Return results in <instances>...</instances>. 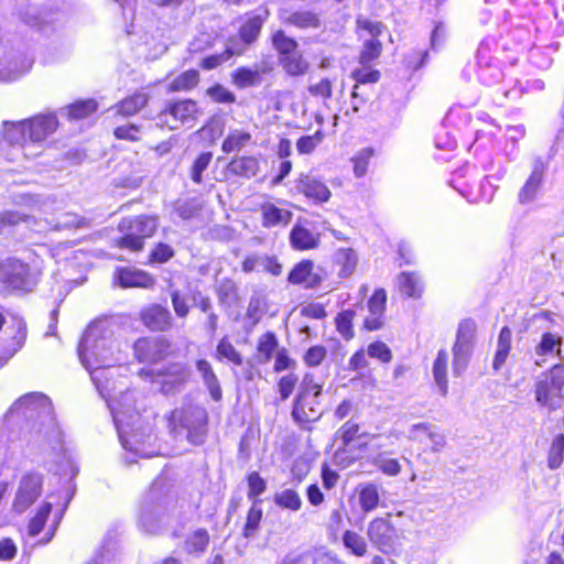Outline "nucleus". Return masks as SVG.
Listing matches in <instances>:
<instances>
[{
  "instance_id": "obj_1",
  "label": "nucleus",
  "mask_w": 564,
  "mask_h": 564,
  "mask_svg": "<svg viewBox=\"0 0 564 564\" xmlns=\"http://www.w3.org/2000/svg\"><path fill=\"white\" fill-rule=\"evenodd\" d=\"M113 334L106 321H95L85 330L78 345V357L99 388L100 376L105 368L111 367L115 357Z\"/></svg>"
},
{
  "instance_id": "obj_2",
  "label": "nucleus",
  "mask_w": 564,
  "mask_h": 564,
  "mask_svg": "<svg viewBox=\"0 0 564 564\" xmlns=\"http://www.w3.org/2000/svg\"><path fill=\"white\" fill-rule=\"evenodd\" d=\"M208 413L203 405L184 403L174 409L169 416V429L174 437L185 436L193 445L205 442L208 431Z\"/></svg>"
},
{
  "instance_id": "obj_3",
  "label": "nucleus",
  "mask_w": 564,
  "mask_h": 564,
  "mask_svg": "<svg viewBox=\"0 0 564 564\" xmlns=\"http://www.w3.org/2000/svg\"><path fill=\"white\" fill-rule=\"evenodd\" d=\"M17 414L28 421H39L41 426L50 430L58 445L61 432L55 426L53 405L48 397L41 392H30L18 399L8 410L7 415Z\"/></svg>"
},
{
  "instance_id": "obj_4",
  "label": "nucleus",
  "mask_w": 564,
  "mask_h": 564,
  "mask_svg": "<svg viewBox=\"0 0 564 564\" xmlns=\"http://www.w3.org/2000/svg\"><path fill=\"white\" fill-rule=\"evenodd\" d=\"M158 228V219L151 216H135L123 218L119 224V230L124 235L118 241L120 248L132 251L143 249L144 239L151 237Z\"/></svg>"
},
{
  "instance_id": "obj_5",
  "label": "nucleus",
  "mask_w": 564,
  "mask_h": 564,
  "mask_svg": "<svg viewBox=\"0 0 564 564\" xmlns=\"http://www.w3.org/2000/svg\"><path fill=\"white\" fill-rule=\"evenodd\" d=\"M535 400L551 411L564 404V367L555 365L535 384Z\"/></svg>"
},
{
  "instance_id": "obj_6",
  "label": "nucleus",
  "mask_w": 564,
  "mask_h": 564,
  "mask_svg": "<svg viewBox=\"0 0 564 564\" xmlns=\"http://www.w3.org/2000/svg\"><path fill=\"white\" fill-rule=\"evenodd\" d=\"M476 323L464 319L459 323L453 347V372L460 376L467 368L475 344Z\"/></svg>"
},
{
  "instance_id": "obj_7",
  "label": "nucleus",
  "mask_w": 564,
  "mask_h": 564,
  "mask_svg": "<svg viewBox=\"0 0 564 564\" xmlns=\"http://www.w3.org/2000/svg\"><path fill=\"white\" fill-rule=\"evenodd\" d=\"M165 500L156 486H152L144 498L140 509L139 522L148 533L154 534L161 528L167 511Z\"/></svg>"
},
{
  "instance_id": "obj_8",
  "label": "nucleus",
  "mask_w": 564,
  "mask_h": 564,
  "mask_svg": "<svg viewBox=\"0 0 564 564\" xmlns=\"http://www.w3.org/2000/svg\"><path fill=\"white\" fill-rule=\"evenodd\" d=\"M0 279L13 290L31 291L35 285V279L31 274L29 265L14 258H9L1 263Z\"/></svg>"
},
{
  "instance_id": "obj_9",
  "label": "nucleus",
  "mask_w": 564,
  "mask_h": 564,
  "mask_svg": "<svg viewBox=\"0 0 564 564\" xmlns=\"http://www.w3.org/2000/svg\"><path fill=\"white\" fill-rule=\"evenodd\" d=\"M198 113L197 105L192 99H184L169 104L158 116V126L177 129L181 124L189 122Z\"/></svg>"
},
{
  "instance_id": "obj_10",
  "label": "nucleus",
  "mask_w": 564,
  "mask_h": 564,
  "mask_svg": "<svg viewBox=\"0 0 564 564\" xmlns=\"http://www.w3.org/2000/svg\"><path fill=\"white\" fill-rule=\"evenodd\" d=\"M156 373L161 377L162 391L164 393H173L178 391L191 377V369L187 365L182 362L171 364L162 369H150L140 371V375L152 377Z\"/></svg>"
},
{
  "instance_id": "obj_11",
  "label": "nucleus",
  "mask_w": 564,
  "mask_h": 564,
  "mask_svg": "<svg viewBox=\"0 0 564 564\" xmlns=\"http://www.w3.org/2000/svg\"><path fill=\"white\" fill-rule=\"evenodd\" d=\"M367 533L371 543L383 553H392L399 545L397 530L387 519H373Z\"/></svg>"
},
{
  "instance_id": "obj_12",
  "label": "nucleus",
  "mask_w": 564,
  "mask_h": 564,
  "mask_svg": "<svg viewBox=\"0 0 564 564\" xmlns=\"http://www.w3.org/2000/svg\"><path fill=\"white\" fill-rule=\"evenodd\" d=\"M42 477L39 474H28L20 480L15 497L12 503L13 511L23 513L42 492Z\"/></svg>"
},
{
  "instance_id": "obj_13",
  "label": "nucleus",
  "mask_w": 564,
  "mask_h": 564,
  "mask_svg": "<svg viewBox=\"0 0 564 564\" xmlns=\"http://www.w3.org/2000/svg\"><path fill=\"white\" fill-rule=\"evenodd\" d=\"M118 433L121 444L127 451L133 452L135 455L143 458H150L156 455L158 451L153 446L156 437L150 431H134L126 436L118 429Z\"/></svg>"
},
{
  "instance_id": "obj_14",
  "label": "nucleus",
  "mask_w": 564,
  "mask_h": 564,
  "mask_svg": "<svg viewBox=\"0 0 564 564\" xmlns=\"http://www.w3.org/2000/svg\"><path fill=\"white\" fill-rule=\"evenodd\" d=\"M170 343L164 338H140L133 345L135 357L142 362H156L164 358Z\"/></svg>"
},
{
  "instance_id": "obj_15",
  "label": "nucleus",
  "mask_w": 564,
  "mask_h": 564,
  "mask_svg": "<svg viewBox=\"0 0 564 564\" xmlns=\"http://www.w3.org/2000/svg\"><path fill=\"white\" fill-rule=\"evenodd\" d=\"M545 170L546 164L542 159L538 158L533 161L531 174L518 194V200L520 204H529L536 198L543 184Z\"/></svg>"
},
{
  "instance_id": "obj_16",
  "label": "nucleus",
  "mask_w": 564,
  "mask_h": 564,
  "mask_svg": "<svg viewBox=\"0 0 564 564\" xmlns=\"http://www.w3.org/2000/svg\"><path fill=\"white\" fill-rule=\"evenodd\" d=\"M29 132V141L41 142L54 133L58 127V120L54 113H40L25 119Z\"/></svg>"
},
{
  "instance_id": "obj_17",
  "label": "nucleus",
  "mask_w": 564,
  "mask_h": 564,
  "mask_svg": "<svg viewBox=\"0 0 564 564\" xmlns=\"http://www.w3.org/2000/svg\"><path fill=\"white\" fill-rule=\"evenodd\" d=\"M319 405V397H305L300 404L297 403V398H295L291 416L301 426L316 422L323 414Z\"/></svg>"
},
{
  "instance_id": "obj_18",
  "label": "nucleus",
  "mask_w": 564,
  "mask_h": 564,
  "mask_svg": "<svg viewBox=\"0 0 564 564\" xmlns=\"http://www.w3.org/2000/svg\"><path fill=\"white\" fill-rule=\"evenodd\" d=\"M282 23L299 29H318L322 25L319 14L311 10L282 9L279 12Z\"/></svg>"
},
{
  "instance_id": "obj_19",
  "label": "nucleus",
  "mask_w": 564,
  "mask_h": 564,
  "mask_svg": "<svg viewBox=\"0 0 564 564\" xmlns=\"http://www.w3.org/2000/svg\"><path fill=\"white\" fill-rule=\"evenodd\" d=\"M242 271L246 273L252 271L267 272L279 276L282 273V264L275 256L254 253L243 260Z\"/></svg>"
},
{
  "instance_id": "obj_20",
  "label": "nucleus",
  "mask_w": 564,
  "mask_h": 564,
  "mask_svg": "<svg viewBox=\"0 0 564 564\" xmlns=\"http://www.w3.org/2000/svg\"><path fill=\"white\" fill-rule=\"evenodd\" d=\"M296 189L316 203H325L330 197V191L325 183L312 175H301L296 181Z\"/></svg>"
},
{
  "instance_id": "obj_21",
  "label": "nucleus",
  "mask_w": 564,
  "mask_h": 564,
  "mask_svg": "<svg viewBox=\"0 0 564 564\" xmlns=\"http://www.w3.org/2000/svg\"><path fill=\"white\" fill-rule=\"evenodd\" d=\"M142 322L152 330H166L171 327L172 316L170 311L161 305H152L141 315Z\"/></svg>"
},
{
  "instance_id": "obj_22",
  "label": "nucleus",
  "mask_w": 564,
  "mask_h": 564,
  "mask_svg": "<svg viewBox=\"0 0 564 564\" xmlns=\"http://www.w3.org/2000/svg\"><path fill=\"white\" fill-rule=\"evenodd\" d=\"M313 261L302 260L291 270L288 281L292 284H305V288H315L321 283V278L313 272Z\"/></svg>"
},
{
  "instance_id": "obj_23",
  "label": "nucleus",
  "mask_w": 564,
  "mask_h": 564,
  "mask_svg": "<svg viewBox=\"0 0 564 564\" xmlns=\"http://www.w3.org/2000/svg\"><path fill=\"white\" fill-rule=\"evenodd\" d=\"M269 15V11L267 9L262 10L261 13L254 14L251 18H249L240 28L239 35L241 41L243 42V45H241L237 40H235L239 46L243 47L246 45H249L253 43L262 29L263 22L267 20Z\"/></svg>"
},
{
  "instance_id": "obj_24",
  "label": "nucleus",
  "mask_w": 564,
  "mask_h": 564,
  "mask_svg": "<svg viewBox=\"0 0 564 564\" xmlns=\"http://www.w3.org/2000/svg\"><path fill=\"white\" fill-rule=\"evenodd\" d=\"M117 280L122 288H151L154 279L141 270L121 269L117 272Z\"/></svg>"
},
{
  "instance_id": "obj_25",
  "label": "nucleus",
  "mask_w": 564,
  "mask_h": 564,
  "mask_svg": "<svg viewBox=\"0 0 564 564\" xmlns=\"http://www.w3.org/2000/svg\"><path fill=\"white\" fill-rule=\"evenodd\" d=\"M290 242L295 250L315 249L319 242V235L314 234L304 226L296 224L290 232Z\"/></svg>"
},
{
  "instance_id": "obj_26",
  "label": "nucleus",
  "mask_w": 564,
  "mask_h": 564,
  "mask_svg": "<svg viewBox=\"0 0 564 564\" xmlns=\"http://www.w3.org/2000/svg\"><path fill=\"white\" fill-rule=\"evenodd\" d=\"M196 368L200 373L203 382L207 388L212 399L216 402L220 401L223 398L221 387L210 362L205 359H199L196 361Z\"/></svg>"
},
{
  "instance_id": "obj_27",
  "label": "nucleus",
  "mask_w": 564,
  "mask_h": 564,
  "mask_svg": "<svg viewBox=\"0 0 564 564\" xmlns=\"http://www.w3.org/2000/svg\"><path fill=\"white\" fill-rule=\"evenodd\" d=\"M259 161L254 156H236L227 165V171L245 178H251L259 172Z\"/></svg>"
},
{
  "instance_id": "obj_28",
  "label": "nucleus",
  "mask_w": 564,
  "mask_h": 564,
  "mask_svg": "<svg viewBox=\"0 0 564 564\" xmlns=\"http://www.w3.org/2000/svg\"><path fill=\"white\" fill-rule=\"evenodd\" d=\"M3 139L12 145H22L29 140L28 126L24 120L3 121Z\"/></svg>"
},
{
  "instance_id": "obj_29",
  "label": "nucleus",
  "mask_w": 564,
  "mask_h": 564,
  "mask_svg": "<svg viewBox=\"0 0 564 564\" xmlns=\"http://www.w3.org/2000/svg\"><path fill=\"white\" fill-rule=\"evenodd\" d=\"M262 225L264 227H274L279 225H288L291 221L292 213L276 207L272 203H267L261 206Z\"/></svg>"
},
{
  "instance_id": "obj_30",
  "label": "nucleus",
  "mask_w": 564,
  "mask_h": 564,
  "mask_svg": "<svg viewBox=\"0 0 564 564\" xmlns=\"http://www.w3.org/2000/svg\"><path fill=\"white\" fill-rule=\"evenodd\" d=\"M238 46L239 44L235 41V39H230L226 50L223 53L204 57L200 61V67L207 70L218 67L219 65L231 58L234 55H239L243 52V47Z\"/></svg>"
},
{
  "instance_id": "obj_31",
  "label": "nucleus",
  "mask_w": 564,
  "mask_h": 564,
  "mask_svg": "<svg viewBox=\"0 0 564 564\" xmlns=\"http://www.w3.org/2000/svg\"><path fill=\"white\" fill-rule=\"evenodd\" d=\"M400 292L408 297H420L423 292V282L415 272H402L398 275Z\"/></svg>"
},
{
  "instance_id": "obj_32",
  "label": "nucleus",
  "mask_w": 564,
  "mask_h": 564,
  "mask_svg": "<svg viewBox=\"0 0 564 564\" xmlns=\"http://www.w3.org/2000/svg\"><path fill=\"white\" fill-rule=\"evenodd\" d=\"M149 96L145 93L138 91L133 95L124 98L122 101L116 105L117 113L123 117H130L139 112L147 106Z\"/></svg>"
},
{
  "instance_id": "obj_33",
  "label": "nucleus",
  "mask_w": 564,
  "mask_h": 564,
  "mask_svg": "<svg viewBox=\"0 0 564 564\" xmlns=\"http://www.w3.org/2000/svg\"><path fill=\"white\" fill-rule=\"evenodd\" d=\"M17 17L30 26H41L51 21L47 19L46 12L30 3H21L17 9Z\"/></svg>"
},
{
  "instance_id": "obj_34",
  "label": "nucleus",
  "mask_w": 564,
  "mask_h": 564,
  "mask_svg": "<svg viewBox=\"0 0 564 564\" xmlns=\"http://www.w3.org/2000/svg\"><path fill=\"white\" fill-rule=\"evenodd\" d=\"M216 296L218 304L228 310L238 301V289L236 283L230 279H225L219 282L216 288Z\"/></svg>"
},
{
  "instance_id": "obj_35",
  "label": "nucleus",
  "mask_w": 564,
  "mask_h": 564,
  "mask_svg": "<svg viewBox=\"0 0 564 564\" xmlns=\"http://www.w3.org/2000/svg\"><path fill=\"white\" fill-rule=\"evenodd\" d=\"M280 64L290 76H302L306 74L310 64L300 52L279 57Z\"/></svg>"
},
{
  "instance_id": "obj_36",
  "label": "nucleus",
  "mask_w": 564,
  "mask_h": 564,
  "mask_svg": "<svg viewBox=\"0 0 564 564\" xmlns=\"http://www.w3.org/2000/svg\"><path fill=\"white\" fill-rule=\"evenodd\" d=\"M447 360L448 355L446 350L441 349L437 352L436 359L433 365V377L435 383L437 384L440 392L442 395H446L448 391V382H447Z\"/></svg>"
},
{
  "instance_id": "obj_37",
  "label": "nucleus",
  "mask_w": 564,
  "mask_h": 564,
  "mask_svg": "<svg viewBox=\"0 0 564 564\" xmlns=\"http://www.w3.org/2000/svg\"><path fill=\"white\" fill-rule=\"evenodd\" d=\"M10 328L11 326L8 327V329ZM12 328L14 332L11 335V341L7 346L10 357L23 347L28 336L26 323L22 317H12Z\"/></svg>"
},
{
  "instance_id": "obj_38",
  "label": "nucleus",
  "mask_w": 564,
  "mask_h": 564,
  "mask_svg": "<svg viewBox=\"0 0 564 564\" xmlns=\"http://www.w3.org/2000/svg\"><path fill=\"white\" fill-rule=\"evenodd\" d=\"M358 499L362 511L370 512L375 510L380 500L378 486L375 484H367L360 489Z\"/></svg>"
},
{
  "instance_id": "obj_39",
  "label": "nucleus",
  "mask_w": 564,
  "mask_h": 564,
  "mask_svg": "<svg viewBox=\"0 0 564 564\" xmlns=\"http://www.w3.org/2000/svg\"><path fill=\"white\" fill-rule=\"evenodd\" d=\"M85 227H89V221L85 217L74 213H64L57 217L53 229L59 231Z\"/></svg>"
},
{
  "instance_id": "obj_40",
  "label": "nucleus",
  "mask_w": 564,
  "mask_h": 564,
  "mask_svg": "<svg viewBox=\"0 0 564 564\" xmlns=\"http://www.w3.org/2000/svg\"><path fill=\"white\" fill-rule=\"evenodd\" d=\"M273 501L276 506L291 511H299L302 507V499L293 489H284L276 492Z\"/></svg>"
},
{
  "instance_id": "obj_41",
  "label": "nucleus",
  "mask_w": 564,
  "mask_h": 564,
  "mask_svg": "<svg viewBox=\"0 0 564 564\" xmlns=\"http://www.w3.org/2000/svg\"><path fill=\"white\" fill-rule=\"evenodd\" d=\"M232 82L238 88L257 86L261 83L259 70L240 67L232 74Z\"/></svg>"
},
{
  "instance_id": "obj_42",
  "label": "nucleus",
  "mask_w": 564,
  "mask_h": 564,
  "mask_svg": "<svg viewBox=\"0 0 564 564\" xmlns=\"http://www.w3.org/2000/svg\"><path fill=\"white\" fill-rule=\"evenodd\" d=\"M199 82V73L196 69H188L175 77L170 83L171 91L189 90Z\"/></svg>"
},
{
  "instance_id": "obj_43",
  "label": "nucleus",
  "mask_w": 564,
  "mask_h": 564,
  "mask_svg": "<svg viewBox=\"0 0 564 564\" xmlns=\"http://www.w3.org/2000/svg\"><path fill=\"white\" fill-rule=\"evenodd\" d=\"M251 139V134L245 131L235 130L230 132L223 141L221 150L225 153L239 151L242 149Z\"/></svg>"
},
{
  "instance_id": "obj_44",
  "label": "nucleus",
  "mask_w": 564,
  "mask_h": 564,
  "mask_svg": "<svg viewBox=\"0 0 564 564\" xmlns=\"http://www.w3.org/2000/svg\"><path fill=\"white\" fill-rule=\"evenodd\" d=\"M216 357L221 359H227L228 361L240 366L242 365V357L239 351L234 347V345L228 341L226 337L221 338L216 347Z\"/></svg>"
},
{
  "instance_id": "obj_45",
  "label": "nucleus",
  "mask_w": 564,
  "mask_h": 564,
  "mask_svg": "<svg viewBox=\"0 0 564 564\" xmlns=\"http://www.w3.org/2000/svg\"><path fill=\"white\" fill-rule=\"evenodd\" d=\"M323 386L317 383L312 373H306L300 384V390L296 395L297 403L300 404L305 397H321Z\"/></svg>"
},
{
  "instance_id": "obj_46",
  "label": "nucleus",
  "mask_w": 564,
  "mask_h": 564,
  "mask_svg": "<svg viewBox=\"0 0 564 564\" xmlns=\"http://www.w3.org/2000/svg\"><path fill=\"white\" fill-rule=\"evenodd\" d=\"M52 511V505L50 502L43 503L37 510L36 514L31 519L29 523V534L36 536L43 530L46 520Z\"/></svg>"
},
{
  "instance_id": "obj_47",
  "label": "nucleus",
  "mask_w": 564,
  "mask_h": 564,
  "mask_svg": "<svg viewBox=\"0 0 564 564\" xmlns=\"http://www.w3.org/2000/svg\"><path fill=\"white\" fill-rule=\"evenodd\" d=\"M261 520L262 509L259 507L258 502L254 501L247 514V520L243 527V535L246 538L254 536L258 532Z\"/></svg>"
},
{
  "instance_id": "obj_48",
  "label": "nucleus",
  "mask_w": 564,
  "mask_h": 564,
  "mask_svg": "<svg viewBox=\"0 0 564 564\" xmlns=\"http://www.w3.org/2000/svg\"><path fill=\"white\" fill-rule=\"evenodd\" d=\"M272 43L280 53V57L296 52L297 42L284 34L283 31H276L272 36Z\"/></svg>"
},
{
  "instance_id": "obj_49",
  "label": "nucleus",
  "mask_w": 564,
  "mask_h": 564,
  "mask_svg": "<svg viewBox=\"0 0 564 564\" xmlns=\"http://www.w3.org/2000/svg\"><path fill=\"white\" fill-rule=\"evenodd\" d=\"M564 456V435H557L551 445L547 458L550 469H557L563 463Z\"/></svg>"
},
{
  "instance_id": "obj_50",
  "label": "nucleus",
  "mask_w": 564,
  "mask_h": 564,
  "mask_svg": "<svg viewBox=\"0 0 564 564\" xmlns=\"http://www.w3.org/2000/svg\"><path fill=\"white\" fill-rule=\"evenodd\" d=\"M375 466L388 476H397L401 471V465L398 459L389 458L384 453H379L373 459Z\"/></svg>"
},
{
  "instance_id": "obj_51",
  "label": "nucleus",
  "mask_w": 564,
  "mask_h": 564,
  "mask_svg": "<svg viewBox=\"0 0 564 564\" xmlns=\"http://www.w3.org/2000/svg\"><path fill=\"white\" fill-rule=\"evenodd\" d=\"M382 51V44L377 39H370L365 41L362 50L360 52L359 62L362 65H367L370 62L378 58Z\"/></svg>"
},
{
  "instance_id": "obj_52",
  "label": "nucleus",
  "mask_w": 564,
  "mask_h": 564,
  "mask_svg": "<svg viewBox=\"0 0 564 564\" xmlns=\"http://www.w3.org/2000/svg\"><path fill=\"white\" fill-rule=\"evenodd\" d=\"M355 312L352 310H345L340 312L336 317V327L339 334L345 339H351L354 337L352 319Z\"/></svg>"
},
{
  "instance_id": "obj_53",
  "label": "nucleus",
  "mask_w": 564,
  "mask_h": 564,
  "mask_svg": "<svg viewBox=\"0 0 564 564\" xmlns=\"http://www.w3.org/2000/svg\"><path fill=\"white\" fill-rule=\"evenodd\" d=\"M278 347V339L274 333L268 332L259 338L258 352L262 356L263 361L271 359L274 350Z\"/></svg>"
},
{
  "instance_id": "obj_54",
  "label": "nucleus",
  "mask_w": 564,
  "mask_h": 564,
  "mask_svg": "<svg viewBox=\"0 0 564 564\" xmlns=\"http://www.w3.org/2000/svg\"><path fill=\"white\" fill-rule=\"evenodd\" d=\"M344 545L355 555L362 556L367 551V545L362 536L352 531H346L343 535Z\"/></svg>"
},
{
  "instance_id": "obj_55",
  "label": "nucleus",
  "mask_w": 564,
  "mask_h": 564,
  "mask_svg": "<svg viewBox=\"0 0 564 564\" xmlns=\"http://www.w3.org/2000/svg\"><path fill=\"white\" fill-rule=\"evenodd\" d=\"M97 102L94 99L80 100L68 106V116L73 119H82L97 110Z\"/></svg>"
},
{
  "instance_id": "obj_56",
  "label": "nucleus",
  "mask_w": 564,
  "mask_h": 564,
  "mask_svg": "<svg viewBox=\"0 0 564 564\" xmlns=\"http://www.w3.org/2000/svg\"><path fill=\"white\" fill-rule=\"evenodd\" d=\"M213 159L212 152H203L194 161L191 169V178L194 183L200 184L203 181V172L208 167Z\"/></svg>"
},
{
  "instance_id": "obj_57",
  "label": "nucleus",
  "mask_w": 564,
  "mask_h": 564,
  "mask_svg": "<svg viewBox=\"0 0 564 564\" xmlns=\"http://www.w3.org/2000/svg\"><path fill=\"white\" fill-rule=\"evenodd\" d=\"M324 133L321 130H317L312 135H304L301 137L296 141V150L301 154H311L316 147L323 141Z\"/></svg>"
},
{
  "instance_id": "obj_58",
  "label": "nucleus",
  "mask_w": 564,
  "mask_h": 564,
  "mask_svg": "<svg viewBox=\"0 0 564 564\" xmlns=\"http://www.w3.org/2000/svg\"><path fill=\"white\" fill-rule=\"evenodd\" d=\"M352 78L356 80V85L354 87L351 97L352 99H357L359 94L357 91L359 84H371L377 83L380 78L379 70H367V69H355L352 72Z\"/></svg>"
},
{
  "instance_id": "obj_59",
  "label": "nucleus",
  "mask_w": 564,
  "mask_h": 564,
  "mask_svg": "<svg viewBox=\"0 0 564 564\" xmlns=\"http://www.w3.org/2000/svg\"><path fill=\"white\" fill-rule=\"evenodd\" d=\"M373 155V151L370 148H365L360 150L357 155L352 159L354 163V173L357 177H362L366 175L368 171V165L371 156Z\"/></svg>"
},
{
  "instance_id": "obj_60",
  "label": "nucleus",
  "mask_w": 564,
  "mask_h": 564,
  "mask_svg": "<svg viewBox=\"0 0 564 564\" xmlns=\"http://www.w3.org/2000/svg\"><path fill=\"white\" fill-rule=\"evenodd\" d=\"M562 338L552 333H545L542 335L540 344L535 348V352L539 356H543L552 352L556 347L560 349Z\"/></svg>"
},
{
  "instance_id": "obj_61",
  "label": "nucleus",
  "mask_w": 564,
  "mask_h": 564,
  "mask_svg": "<svg viewBox=\"0 0 564 564\" xmlns=\"http://www.w3.org/2000/svg\"><path fill=\"white\" fill-rule=\"evenodd\" d=\"M359 431L360 426L357 423L350 420L347 421L338 431L344 446H349V444L356 438L368 436L366 433L359 434Z\"/></svg>"
},
{
  "instance_id": "obj_62",
  "label": "nucleus",
  "mask_w": 564,
  "mask_h": 564,
  "mask_svg": "<svg viewBox=\"0 0 564 564\" xmlns=\"http://www.w3.org/2000/svg\"><path fill=\"white\" fill-rule=\"evenodd\" d=\"M299 377L295 373H289L280 378L278 382V390L282 401H285L291 397Z\"/></svg>"
},
{
  "instance_id": "obj_63",
  "label": "nucleus",
  "mask_w": 564,
  "mask_h": 564,
  "mask_svg": "<svg viewBox=\"0 0 564 564\" xmlns=\"http://www.w3.org/2000/svg\"><path fill=\"white\" fill-rule=\"evenodd\" d=\"M207 95L216 102L221 104H232L236 101V96L234 93L221 86L220 84H216L207 89Z\"/></svg>"
},
{
  "instance_id": "obj_64",
  "label": "nucleus",
  "mask_w": 564,
  "mask_h": 564,
  "mask_svg": "<svg viewBox=\"0 0 564 564\" xmlns=\"http://www.w3.org/2000/svg\"><path fill=\"white\" fill-rule=\"evenodd\" d=\"M478 77L485 85L490 86L501 79L502 72L498 66L489 63L480 67Z\"/></svg>"
}]
</instances>
